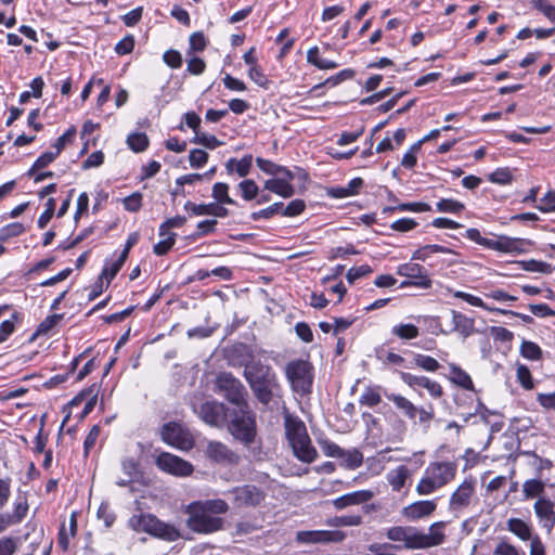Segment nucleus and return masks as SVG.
I'll return each mask as SVG.
<instances>
[{
	"label": "nucleus",
	"instance_id": "nucleus-1",
	"mask_svg": "<svg viewBox=\"0 0 555 555\" xmlns=\"http://www.w3.org/2000/svg\"><path fill=\"white\" fill-rule=\"evenodd\" d=\"M443 521L434 522L427 533L411 526H395L386 531L388 540L403 542V548L420 550L429 548L442 544L446 540Z\"/></svg>",
	"mask_w": 555,
	"mask_h": 555
},
{
	"label": "nucleus",
	"instance_id": "nucleus-2",
	"mask_svg": "<svg viewBox=\"0 0 555 555\" xmlns=\"http://www.w3.org/2000/svg\"><path fill=\"white\" fill-rule=\"evenodd\" d=\"M229 434L248 449L254 457L261 454V448L255 446L257 442V421L256 414L249 408V404L232 409L224 424Z\"/></svg>",
	"mask_w": 555,
	"mask_h": 555
},
{
	"label": "nucleus",
	"instance_id": "nucleus-3",
	"mask_svg": "<svg viewBox=\"0 0 555 555\" xmlns=\"http://www.w3.org/2000/svg\"><path fill=\"white\" fill-rule=\"evenodd\" d=\"M244 377L254 396L263 405H268L281 390L276 374L261 361H249L244 366Z\"/></svg>",
	"mask_w": 555,
	"mask_h": 555
},
{
	"label": "nucleus",
	"instance_id": "nucleus-4",
	"mask_svg": "<svg viewBox=\"0 0 555 555\" xmlns=\"http://www.w3.org/2000/svg\"><path fill=\"white\" fill-rule=\"evenodd\" d=\"M284 428L286 439L295 456L306 463H312L318 452L311 444L305 423L289 412H284Z\"/></svg>",
	"mask_w": 555,
	"mask_h": 555
},
{
	"label": "nucleus",
	"instance_id": "nucleus-5",
	"mask_svg": "<svg viewBox=\"0 0 555 555\" xmlns=\"http://www.w3.org/2000/svg\"><path fill=\"white\" fill-rule=\"evenodd\" d=\"M457 472L454 462H431L425 468L424 474L415 487L418 495H429L451 482Z\"/></svg>",
	"mask_w": 555,
	"mask_h": 555
},
{
	"label": "nucleus",
	"instance_id": "nucleus-6",
	"mask_svg": "<svg viewBox=\"0 0 555 555\" xmlns=\"http://www.w3.org/2000/svg\"><path fill=\"white\" fill-rule=\"evenodd\" d=\"M128 525L137 532H145L166 542H175L181 538L180 530L175 525L165 522L150 513L131 516Z\"/></svg>",
	"mask_w": 555,
	"mask_h": 555
},
{
	"label": "nucleus",
	"instance_id": "nucleus-7",
	"mask_svg": "<svg viewBox=\"0 0 555 555\" xmlns=\"http://www.w3.org/2000/svg\"><path fill=\"white\" fill-rule=\"evenodd\" d=\"M465 236L489 249L502 251V253H525L526 246L529 245V241L525 238L499 236L496 240L482 237L480 231L475 228H470L466 231Z\"/></svg>",
	"mask_w": 555,
	"mask_h": 555
},
{
	"label": "nucleus",
	"instance_id": "nucleus-8",
	"mask_svg": "<svg viewBox=\"0 0 555 555\" xmlns=\"http://www.w3.org/2000/svg\"><path fill=\"white\" fill-rule=\"evenodd\" d=\"M215 391L223 396L230 403L238 406L248 404V392L243 383L232 373L221 372L216 377Z\"/></svg>",
	"mask_w": 555,
	"mask_h": 555
},
{
	"label": "nucleus",
	"instance_id": "nucleus-9",
	"mask_svg": "<svg viewBox=\"0 0 555 555\" xmlns=\"http://www.w3.org/2000/svg\"><path fill=\"white\" fill-rule=\"evenodd\" d=\"M185 513L189 515L186 526L196 533L209 534L220 530L223 526L222 518L210 515L194 502L186 506Z\"/></svg>",
	"mask_w": 555,
	"mask_h": 555
},
{
	"label": "nucleus",
	"instance_id": "nucleus-10",
	"mask_svg": "<svg viewBox=\"0 0 555 555\" xmlns=\"http://www.w3.org/2000/svg\"><path fill=\"white\" fill-rule=\"evenodd\" d=\"M285 375L295 392L301 395L310 392L313 374L308 361L300 359L289 361L285 366Z\"/></svg>",
	"mask_w": 555,
	"mask_h": 555
},
{
	"label": "nucleus",
	"instance_id": "nucleus-11",
	"mask_svg": "<svg viewBox=\"0 0 555 555\" xmlns=\"http://www.w3.org/2000/svg\"><path fill=\"white\" fill-rule=\"evenodd\" d=\"M386 398L393 403L396 409L399 410L402 415L408 417L414 424L418 423L425 430L429 428L430 422L434 418V411L431 408L427 410L424 406H417L404 396L393 392L386 393Z\"/></svg>",
	"mask_w": 555,
	"mask_h": 555
},
{
	"label": "nucleus",
	"instance_id": "nucleus-12",
	"mask_svg": "<svg viewBox=\"0 0 555 555\" xmlns=\"http://www.w3.org/2000/svg\"><path fill=\"white\" fill-rule=\"evenodd\" d=\"M162 440L180 450H189L194 441L190 431L178 422H168L159 430Z\"/></svg>",
	"mask_w": 555,
	"mask_h": 555
},
{
	"label": "nucleus",
	"instance_id": "nucleus-13",
	"mask_svg": "<svg viewBox=\"0 0 555 555\" xmlns=\"http://www.w3.org/2000/svg\"><path fill=\"white\" fill-rule=\"evenodd\" d=\"M231 409L217 400L203 402L196 410L199 418L207 425L216 428L224 426Z\"/></svg>",
	"mask_w": 555,
	"mask_h": 555
},
{
	"label": "nucleus",
	"instance_id": "nucleus-14",
	"mask_svg": "<svg viewBox=\"0 0 555 555\" xmlns=\"http://www.w3.org/2000/svg\"><path fill=\"white\" fill-rule=\"evenodd\" d=\"M397 273L400 276H404L409 279L408 281H403L401 283V287H408V286H416L420 288H430L431 287V280L425 270V268L418 263L414 262H406L402 263L398 267Z\"/></svg>",
	"mask_w": 555,
	"mask_h": 555
},
{
	"label": "nucleus",
	"instance_id": "nucleus-15",
	"mask_svg": "<svg viewBox=\"0 0 555 555\" xmlns=\"http://www.w3.org/2000/svg\"><path fill=\"white\" fill-rule=\"evenodd\" d=\"M236 507L258 506L266 499L263 490L255 485L236 487L229 492Z\"/></svg>",
	"mask_w": 555,
	"mask_h": 555
},
{
	"label": "nucleus",
	"instance_id": "nucleus-16",
	"mask_svg": "<svg viewBox=\"0 0 555 555\" xmlns=\"http://www.w3.org/2000/svg\"><path fill=\"white\" fill-rule=\"evenodd\" d=\"M155 464L160 470L179 477L193 473V465L190 462L168 452L160 453Z\"/></svg>",
	"mask_w": 555,
	"mask_h": 555
},
{
	"label": "nucleus",
	"instance_id": "nucleus-17",
	"mask_svg": "<svg viewBox=\"0 0 555 555\" xmlns=\"http://www.w3.org/2000/svg\"><path fill=\"white\" fill-rule=\"evenodd\" d=\"M399 376L401 380L411 388L415 387H422L425 388L428 393L435 398L438 399L443 395V389L441 385L435 380H431L427 376L424 375H413L408 372H399Z\"/></svg>",
	"mask_w": 555,
	"mask_h": 555
},
{
	"label": "nucleus",
	"instance_id": "nucleus-18",
	"mask_svg": "<svg viewBox=\"0 0 555 555\" xmlns=\"http://www.w3.org/2000/svg\"><path fill=\"white\" fill-rule=\"evenodd\" d=\"M474 494L475 481L473 479H465L451 494L449 508L456 512L464 509L470 504Z\"/></svg>",
	"mask_w": 555,
	"mask_h": 555
},
{
	"label": "nucleus",
	"instance_id": "nucleus-19",
	"mask_svg": "<svg viewBox=\"0 0 555 555\" xmlns=\"http://www.w3.org/2000/svg\"><path fill=\"white\" fill-rule=\"evenodd\" d=\"M449 292L452 293V295L455 298H460V299L466 301L467 304H469V305H472L474 307H479V308H482L485 310L492 311V312H499V313H502V314H511V315L520 318L525 323H531L533 321V319L530 315H528V314H522V313H519V312H515V311H511V310H504V309H500V308H491L487 304H485L481 298H479V297H477L475 295H472V294H468V293H465V292H462V291L449 289Z\"/></svg>",
	"mask_w": 555,
	"mask_h": 555
},
{
	"label": "nucleus",
	"instance_id": "nucleus-20",
	"mask_svg": "<svg viewBox=\"0 0 555 555\" xmlns=\"http://www.w3.org/2000/svg\"><path fill=\"white\" fill-rule=\"evenodd\" d=\"M534 513L540 525L550 533L555 527V504L550 499L539 498L534 503Z\"/></svg>",
	"mask_w": 555,
	"mask_h": 555
},
{
	"label": "nucleus",
	"instance_id": "nucleus-21",
	"mask_svg": "<svg viewBox=\"0 0 555 555\" xmlns=\"http://www.w3.org/2000/svg\"><path fill=\"white\" fill-rule=\"evenodd\" d=\"M436 508L437 502L435 500H422L404 506L401 514L405 519L415 521L430 516Z\"/></svg>",
	"mask_w": 555,
	"mask_h": 555
},
{
	"label": "nucleus",
	"instance_id": "nucleus-22",
	"mask_svg": "<svg viewBox=\"0 0 555 555\" xmlns=\"http://www.w3.org/2000/svg\"><path fill=\"white\" fill-rule=\"evenodd\" d=\"M206 454L217 463L237 464L240 461V456L220 441H209L207 443Z\"/></svg>",
	"mask_w": 555,
	"mask_h": 555
},
{
	"label": "nucleus",
	"instance_id": "nucleus-23",
	"mask_svg": "<svg viewBox=\"0 0 555 555\" xmlns=\"http://www.w3.org/2000/svg\"><path fill=\"white\" fill-rule=\"evenodd\" d=\"M374 495L375 493L372 490H358L338 496L332 503L336 509H344L348 506L367 503Z\"/></svg>",
	"mask_w": 555,
	"mask_h": 555
},
{
	"label": "nucleus",
	"instance_id": "nucleus-24",
	"mask_svg": "<svg viewBox=\"0 0 555 555\" xmlns=\"http://www.w3.org/2000/svg\"><path fill=\"white\" fill-rule=\"evenodd\" d=\"M412 473L405 465H399L391 468L386 474V480L393 492H401L405 489L411 480Z\"/></svg>",
	"mask_w": 555,
	"mask_h": 555
},
{
	"label": "nucleus",
	"instance_id": "nucleus-25",
	"mask_svg": "<svg viewBox=\"0 0 555 555\" xmlns=\"http://www.w3.org/2000/svg\"><path fill=\"white\" fill-rule=\"evenodd\" d=\"M253 165V155L246 154L241 159L230 158L225 163V169L229 175L236 172L240 177L249 175Z\"/></svg>",
	"mask_w": 555,
	"mask_h": 555
},
{
	"label": "nucleus",
	"instance_id": "nucleus-26",
	"mask_svg": "<svg viewBox=\"0 0 555 555\" xmlns=\"http://www.w3.org/2000/svg\"><path fill=\"white\" fill-rule=\"evenodd\" d=\"M264 190L273 192L284 198H289L295 194V189L292 183H287L279 177L267 180L264 182Z\"/></svg>",
	"mask_w": 555,
	"mask_h": 555
},
{
	"label": "nucleus",
	"instance_id": "nucleus-27",
	"mask_svg": "<svg viewBox=\"0 0 555 555\" xmlns=\"http://www.w3.org/2000/svg\"><path fill=\"white\" fill-rule=\"evenodd\" d=\"M453 331L459 332L463 337H468L474 332V320L465 314L452 311Z\"/></svg>",
	"mask_w": 555,
	"mask_h": 555
},
{
	"label": "nucleus",
	"instance_id": "nucleus-28",
	"mask_svg": "<svg viewBox=\"0 0 555 555\" xmlns=\"http://www.w3.org/2000/svg\"><path fill=\"white\" fill-rule=\"evenodd\" d=\"M307 62L309 64L318 67L319 69H323V70L324 69H334L339 66V64L335 61L321 57L320 49L317 46L311 47L307 51Z\"/></svg>",
	"mask_w": 555,
	"mask_h": 555
},
{
	"label": "nucleus",
	"instance_id": "nucleus-29",
	"mask_svg": "<svg viewBox=\"0 0 555 555\" xmlns=\"http://www.w3.org/2000/svg\"><path fill=\"white\" fill-rule=\"evenodd\" d=\"M363 185L361 178H353L346 186H337L330 190V195L334 198H345L358 194Z\"/></svg>",
	"mask_w": 555,
	"mask_h": 555
},
{
	"label": "nucleus",
	"instance_id": "nucleus-30",
	"mask_svg": "<svg viewBox=\"0 0 555 555\" xmlns=\"http://www.w3.org/2000/svg\"><path fill=\"white\" fill-rule=\"evenodd\" d=\"M391 334L401 340H412L420 336V328L412 323H399L391 327Z\"/></svg>",
	"mask_w": 555,
	"mask_h": 555
},
{
	"label": "nucleus",
	"instance_id": "nucleus-31",
	"mask_svg": "<svg viewBox=\"0 0 555 555\" xmlns=\"http://www.w3.org/2000/svg\"><path fill=\"white\" fill-rule=\"evenodd\" d=\"M450 372H451V382L456 384L457 386L466 389V390H473L474 384L470 378V376L462 370L456 364H450Z\"/></svg>",
	"mask_w": 555,
	"mask_h": 555
},
{
	"label": "nucleus",
	"instance_id": "nucleus-32",
	"mask_svg": "<svg viewBox=\"0 0 555 555\" xmlns=\"http://www.w3.org/2000/svg\"><path fill=\"white\" fill-rule=\"evenodd\" d=\"M437 253L452 254L453 251L450 248L441 246V245H436V244L425 245V246L420 247L418 249H416L413 253L412 259L426 261L430 257L431 254H437Z\"/></svg>",
	"mask_w": 555,
	"mask_h": 555
},
{
	"label": "nucleus",
	"instance_id": "nucleus-33",
	"mask_svg": "<svg viewBox=\"0 0 555 555\" xmlns=\"http://www.w3.org/2000/svg\"><path fill=\"white\" fill-rule=\"evenodd\" d=\"M507 529L524 541L531 539L530 526L519 518H511L507 521Z\"/></svg>",
	"mask_w": 555,
	"mask_h": 555
},
{
	"label": "nucleus",
	"instance_id": "nucleus-34",
	"mask_svg": "<svg viewBox=\"0 0 555 555\" xmlns=\"http://www.w3.org/2000/svg\"><path fill=\"white\" fill-rule=\"evenodd\" d=\"M150 144V140L144 132H133L127 137V145L134 153L144 152Z\"/></svg>",
	"mask_w": 555,
	"mask_h": 555
},
{
	"label": "nucleus",
	"instance_id": "nucleus-35",
	"mask_svg": "<svg viewBox=\"0 0 555 555\" xmlns=\"http://www.w3.org/2000/svg\"><path fill=\"white\" fill-rule=\"evenodd\" d=\"M211 195L219 204H235V201L229 196V185L227 183H215L212 185Z\"/></svg>",
	"mask_w": 555,
	"mask_h": 555
},
{
	"label": "nucleus",
	"instance_id": "nucleus-36",
	"mask_svg": "<svg viewBox=\"0 0 555 555\" xmlns=\"http://www.w3.org/2000/svg\"><path fill=\"white\" fill-rule=\"evenodd\" d=\"M196 505H199L205 509V512L210 515L224 514L228 512L229 506L225 501L217 499V500H207L205 502H195Z\"/></svg>",
	"mask_w": 555,
	"mask_h": 555
},
{
	"label": "nucleus",
	"instance_id": "nucleus-37",
	"mask_svg": "<svg viewBox=\"0 0 555 555\" xmlns=\"http://www.w3.org/2000/svg\"><path fill=\"white\" fill-rule=\"evenodd\" d=\"M363 522V518L359 514H350L336 516L331 521L330 525L334 527H358Z\"/></svg>",
	"mask_w": 555,
	"mask_h": 555
},
{
	"label": "nucleus",
	"instance_id": "nucleus-38",
	"mask_svg": "<svg viewBox=\"0 0 555 555\" xmlns=\"http://www.w3.org/2000/svg\"><path fill=\"white\" fill-rule=\"evenodd\" d=\"M28 502L25 496H18L13 505V512L10 513V516L14 520V522L21 524L23 519L27 516L28 513Z\"/></svg>",
	"mask_w": 555,
	"mask_h": 555
},
{
	"label": "nucleus",
	"instance_id": "nucleus-39",
	"mask_svg": "<svg viewBox=\"0 0 555 555\" xmlns=\"http://www.w3.org/2000/svg\"><path fill=\"white\" fill-rule=\"evenodd\" d=\"M237 188L240 189L242 197L245 201L256 199L259 194V188L257 183L251 179L241 181Z\"/></svg>",
	"mask_w": 555,
	"mask_h": 555
},
{
	"label": "nucleus",
	"instance_id": "nucleus-40",
	"mask_svg": "<svg viewBox=\"0 0 555 555\" xmlns=\"http://www.w3.org/2000/svg\"><path fill=\"white\" fill-rule=\"evenodd\" d=\"M414 363L426 372H436L440 367L439 362L435 358L421 353L414 356Z\"/></svg>",
	"mask_w": 555,
	"mask_h": 555
},
{
	"label": "nucleus",
	"instance_id": "nucleus-41",
	"mask_svg": "<svg viewBox=\"0 0 555 555\" xmlns=\"http://www.w3.org/2000/svg\"><path fill=\"white\" fill-rule=\"evenodd\" d=\"M195 144H201L207 149L214 150L222 144L216 135L207 134L205 132L196 131V134L192 139Z\"/></svg>",
	"mask_w": 555,
	"mask_h": 555
},
{
	"label": "nucleus",
	"instance_id": "nucleus-42",
	"mask_svg": "<svg viewBox=\"0 0 555 555\" xmlns=\"http://www.w3.org/2000/svg\"><path fill=\"white\" fill-rule=\"evenodd\" d=\"M319 444L326 456L341 459L346 455V451L331 440H320Z\"/></svg>",
	"mask_w": 555,
	"mask_h": 555
},
{
	"label": "nucleus",
	"instance_id": "nucleus-43",
	"mask_svg": "<svg viewBox=\"0 0 555 555\" xmlns=\"http://www.w3.org/2000/svg\"><path fill=\"white\" fill-rule=\"evenodd\" d=\"M436 207L437 210L440 212L450 214H459L465 208L463 203L451 198H442L436 204Z\"/></svg>",
	"mask_w": 555,
	"mask_h": 555
},
{
	"label": "nucleus",
	"instance_id": "nucleus-44",
	"mask_svg": "<svg viewBox=\"0 0 555 555\" xmlns=\"http://www.w3.org/2000/svg\"><path fill=\"white\" fill-rule=\"evenodd\" d=\"M544 491V483L538 479H529L522 486V492L526 499L539 496Z\"/></svg>",
	"mask_w": 555,
	"mask_h": 555
},
{
	"label": "nucleus",
	"instance_id": "nucleus-45",
	"mask_svg": "<svg viewBox=\"0 0 555 555\" xmlns=\"http://www.w3.org/2000/svg\"><path fill=\"white\" fill-rule=\"evenodd\" d=\"M25 232V227L21 222H12L0 229V241L5 242L11 237L18 236Z\"/></svg>",
	"mask_w": 555,
	"mask_h": 555
},
{
	"label": "nucleus",
	"instance_id": "nucleus-46",
	"mask_svg": "<svg viewBox=\"0 0 555 555\" xmlns=\"http://www.w3.org/2000/svg\"><path fill=\"white\" fill-rule=\"evenodd\" d=\"M360 404L374 408L382 402L379 392L371 387H367L359 399Z\"/></svg>",
	"mask_w": 555,
	"mask_h": 555
},
{
	"label": "nucleus",
	"instance_id": "nucleus-47",
	"mask_svg": "<svg viewBox=\"0 0 555 555\" xmlns=\"http://www.w3.org/2000/svg\"><path fill=\"white\" fill-rule=\"evenodd\" d=\"M520 353L526 359L539 360L542 356V350L535 343L524 340L520 346Z\"/></svg>",
	"mask_w": 555,
	"mask_h": 555
},
{
	"label": "nucleus",
	"instance_id": "nucleus-48",
	"mask_svg": "<svg viewBox=\"0 0 555 555\" xmlns=\"http://www.w3.org/2000/svg\"><path fill=\"white\" fill-rule=\"evenodd\" d=\"M489 180L492 183H496L500 185L509 184L513 180L512 172L509 168H498L493 172L489 175Z\"/></svg>",
	"mask_w": 555,
	"mask_h": 555
},
{
	"label": "nucleus",
	"instance_id": "nucleus-49",
	"mask_svg": "<svg viewBox=\"0 0 555 555\" xmlns=\"http://www.w3.org/2000/svg\"><path fill=\"white\" fill-rule=\"evenodd\" d=\"M163 237L164 240L156 243L153 247V251L157 256H164L172 248L176 242V233H169Z\"/></svg>",
	"mask_w": 555,
	"mask_h": 555
},
{
	"label": "nucleus",
	"instance_id": "nucleus-50",
	"mask_svg": "<svg viewBox=\"0 0 555 555\" xmlns=\"http://www.w3.org/2000/svg\"><path fill=\"white\" fill-rule=\"evenodd\" d=\"M282 208H283V203H281V202L274 203L264 209L253 212L250 217L254 221L259 220V219H270L274 215L281 214Z\"/></svg>",
	"mask_w": 555,
	"mask_h": 555
},
{
	"label": "nucleus",
	"instance_id": "nucleus-51",
	"mask_svg": "<svg viewBox=\"0 0 555 555\" xmlns=\"http://www.w3.org/2000/svg\"><path fill=\"white\" fill-rule=\"evenodd\" d=\"M327 530L304 531L298 533V539L306 543H324Z\"/></svg>",
	"mask_w": 555,
	"mask_h": 555
},
{
	"label": "nucleus",
	"instance_id": "nucleus-52",
	"mask_svg": "<svg viewBox=\"0 0 555 555\" xmlns=\"http://www.w3.org/2000/svg\"><path fill=\"white\" fill-rule=\"evenodd\" d=\"M190 49L188 51V55L191 54V52H201V51H204L206 46H207V41H206V38L204 36L203 33L201 31H197V33H193L191 36H190Z\"/></svg>",
	"mask_w": 555,
	"mask_h": 555
},
{
	"label": "nucleus",
	"instance_id": "nucleus-53",
	"mask_svg": "<svg viewBox=\"0 0 555 555\" xmlns=\"http://www.w3.org/2000/svg\"><path fill=\"white\" fill-rule=\"evenodd\" d=\"M55 199L54 198H49L46 203V209L40 215V217L38 218V228L39 229H44L47 227V224L50 222V220L52 219L53 215H54V210H55Z\"/></svg>",
	"mask_w": 555,
	"mask_h": 555
},
{
	"label": "nucleus",
	"instance_id": "nucleus-54",
	"mask_svg": "<svg viewBox=\"0 0 555 555\" xmlns=\"http://www.w3.org/2000/svg\"><path fill=\"white\" fill-rule=\"evenodd\" d=\"M186 221V218L183 216H176L167 219L159 225V236H166L169 234V230L172 228H181Z\"/></svg>",
	"mask_w": 555,
	"mask_h": 555
},
{
	"label": "nucleus",
	"instance_id": "nucleus-55",
	"mask_svg": "<svg viewBox=\"0 0 555 555\" xmlns=\"http://www.w3.org/2000/svg\"><path fill=\"white\" fill-rule=\"evenodd\" d=\"M57 152H46L37 158L33 167L28 170V176H33L36 170L49 166L57 156Z\"/></svg>",
	"mask_w": 555,
	"mask_h": 555
},
{
	"label": "nucleus",
	"instance_id": "nucleus-56",
	"mask_svg": "<svg viewBox=\"0 0 555 555\" xmlns=\"http://www.w3.org/2000/svg\"><path fill=\"white\" fill-rule=\"evenodd\" d=\"M532 5L547 20L555 23V5H552L547 0H532Z\"/></svg>",
	"mask_w": 555,
	"mask_h": 555
},
{
	"label": "nucleus",
	"instance_id": "nucleus-57",
	"mask_svg": "<svg viewBox=\"0 0 555 555\" xmlns=\"http://www.w3.org/2000/svg\"><path fill=\"white\" fill-rule=\"evenodd\" d=\"M208 153L204 150L194 149L190 151L189 162L192 168H201L208 160Z\"/></svg>",
	"mask_w": 555,
	"mask_h": 555
},
{
	"label": "nucleus",
	"instance_id": "nucleus-58",
	"mask_svg": "<svg viewBox=\"0 0 555 555\" xmlns=\"http://www.w3.org/2000/svg\"><path fill=\"white\" fill-rule=\"evenodd\" d=\"M96 516L100 520H102L106 528H109L113 526L116 516L111 511L108 503H101V505L98 508Z\"/></svg>",
	"mask_w": 555,
	"mask_h": 555
},
{
	"label": "nucleus",
	"instance_id": "nucleus-59",
	"mask_svg": "<svg viewBox=\"0 0 555 555\" xmlns=\"http://www.w3.org/2000/svg\"><path fill=\"white\" fill-rule=\"evenodd\" d=\"M63 319V314H52L47 317L37 328V334H48Z\"/></svg>",
	"mask_w": 555,
	"mask_h": 555
},
{
	"label": "nucleus",
	"instance_id": "nucleus-60",
	"mask_svg": "<svg viewBox=\"0 0 555 555\" xmlns=\"http://www.w3.org/2000/svg\"><path fill=\"white\" fill-rule=\"evenodd\" d=\"M306 204L302 199H294L286 207L281 209V215L286 217H295L305 210Z\"/></svg>",
	"mask_w": 555,
	"mask_h": 555
},
{
	"label": "nucleus",
	"instance_id": "nucleus-61",
	"mask_svg": "<svg viewBox=\"0 0 555 555\" xmlns=\"http://www.w3.org/2000/svg\"><path fill=\"white\" fill-rule=\"evenodd\" d=\"M371 272H372V269L367 264L354 267V268L349 269V271L346 274V279L350 284H352L357 280L370 274Z\"/></svg>",
	"mask_w": 555,
	"mask_h": 555
},
{
	"label": "nucleus",
	"instance_id": "nucleus-62",
	"mask_svg": "<svg viewBox=\"0 0 555 555\" xmlns=\"http://www.w3.org/2000/svg\"><path fill=\"white\" fill-rule=\"evenodd\" d=\"M248 77L259 87L267 88L269 80L259 65L249 67Z\"/></svg>",
	"mask_w": 555,
	"mask_h": 555
},
{
	"label": "nucleus",
	"instance_id": "nucleus-63",
	"mask_svg": "<svg viewBox=\"0 0 555 555\" xmlns=\"http://www.w3.org/2000/svg\"><path fill=\"white\" fill-rule=\"evenodd\" d=\"M517 379L525 389L533 388L531 373L526 365L520 364L517 366Z\"/></svg>",
	"mask_w": 555,
	"mask_h": 555
},
{
	"label": "nucleus",
	"instance_id": "nucleus-64",
	"mask_svg": "<svg viewBox=\"0 0 555 555\" xmlns=\"http://www.w3.org/2000/svg\"><path fill=\"white\" fill-rule=\"evenodd\" d=\"M125 209L131 212H137L142 206V194L139 192L132 193L124 199Z\"/></svg>",
	"mask_w": 555,
	"mask_h": 555
}]
</instances>
